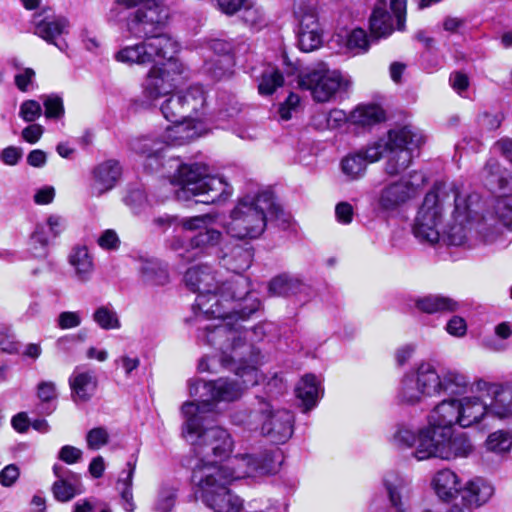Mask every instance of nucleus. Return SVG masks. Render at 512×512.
Wrapping results in <instances>:
<instances>
[{"mask_svg": "<svg viewBox=\"0 0 512 512\" xmlns=\"http://www.w3.org/2000/svg\"><path fill=\"white\" fill-rule=\"evenodd\" d=\"M471 388L469 376L456 368L438 369L432 362L421 361L401 377L396 400L402 405L416 406L428 398L447 395L450 398L438 402L427 416L429 433L450 432L459 425L456 396L466 394Z\"/></svg>", "mask_w": 512, "mask_h": 512, "instance_id": "f257e3e1", "label": "nucleus"}, {"mask_svg": "<svg viewBox=\"0 0 512 512\" xmlns=\"http://www.w3.org/2000/svg\"><path fill=\"white\" fill-rule=\"evenodd\" d=\"M184 279L186 285L198 293L197 321L202 316L214 319L224 317L229 310L241 312L245 317L261 307L260 300L250 290L249 279L244 276H235L219 284L209 266L196 265L186 271Z\"/></svg>", "mask_w": 512, "mask_h": 512, "instance_id": "f03ea898", "label": "nucleus"}, {"mask_svg": "<svg viewBox=\"0 0 512 512\" xmlns=\"http://www.w3.org/2000/svg\"><path fill=\"white\" fill-rule=\"evenodd\" d=\"M221 365L234 371L233 377H220L211 381L190 379L189 394L199 399L194 402L197 413L211 415L217 412L220 403H232L241 399L245 391L259 383V371L254 365H247L246 358H235L223 354Z\"/></svg>", "mask_w": 512, "mask_h": 512, "instance_id": "7ed1b4c3", "label": "nucleus"}, {"mask_svg": "<svg viewBox=\"0 0 512 512\" xmlns=\"http://www.w3.org/2000/svg\"><path fill=\"white\" fill-rule=\"evenodd\" d=\"M290 221L291 216L276 202L274 194L267 189H261L248 192L237 199L225 229L233 238L254 240L264 233L268 222L287 229Z\"/></svg>", "mask_w": 512, "mask_h": 512, "instance_id": "20e7f679", "label": "nucleus"}, {"mask_svg": "<svg viewBox=\"0 0 512 512\" xmlns=\"http://www.w3.org/2000/svg\"><path fill=\"white\" fill-rule=\"evenodd\" d=\"M256 311H254L255 313ZM245 316L241 312L229 310V313L224 317L217 318L219 324L206 325L199 328L198 338L208 345L227 354L228 351L233 353L235 358H245L244 352L239 350L244 349L249 353L247 365H254L258 363L259 351L254 347V343L261 341L266 335V323H260L252 329H243L237 323L238 320H246L252 315Z\"/></svg>", "mask_w": 512, "mask_h": 512, "instance_id": "39448f33", "label": "nucleus"}, {"mask_svg": "<svg viewBox=\"0 0 512 512\" xmlns=\"http://www.w3.org/2000/svg\"><path fill=\"white\" fill-rule=\"evenodd\" d=\"M181 413L185 419L182 435L193 446L199 458L195 466L218 465L216 461L210 460V456L221 459L232 452L234 443L228 431L219 426L208 427L209 415L197 413L194 402H185Z\"/></svg>", "mask_w": 512, "mask_h": 512, "instance_id": "423d86ee", "label": "nucleus"}, {"mask_svg": "<svg viewBox=\"0 0 512 512\" xmlns=\"http://www.w3.org/2000/svg\"><path fill=\"white\" fill-rule=\"evenodd\" d=\"M424 142L422 131L407 125L389 130L386 137L369 143L358 152H362L366 164L379 161L386 153L384 171L389 176H396L411 165L415 152Z\"/></svg>", "mask_w": 512, "mask_h": 512, "instance_id": "0eeeda50", "label": "nucleus"}, {"mask_svg": "<svg viewBox=\"0 0 512 512\" xmlns=\"http://www.w3.org/2000/svg\"><path fill=\"white\" fill-rule=\"evenodd\" d=\"M454 204V213L466 208L462 191L454 183H437L425 195L413 224L414 236L423 243L435 244L441 239L443 212Z\"/></svg>", "mask_w": 512, "mask_h": 512, "instance_id": "6e6552de", "label": "nucleus"}, {"mask_svg": "<svg viewBox=\"0 0 512 512\" xmlns=\"http://www.w3.org/2000/svg\"><path fill=\"white\" fill-rule=\"evenodd\" d=\"M171 184L175 186L178 200L213 204L226 201L233 193V187L222 176L210 175L208 167L202 163L181 164L174 174Z\"/></svg>", "mask_w": 512, "mask_h": 512, "instance_id": "1a4fd4ad", "label": "nucleus"}, {"mask_svg": "<svg viewBox=\"0 0 512 512\" xmlns=\"http://www.w3.org/2000/svg\"><path fill=\"white\" fill-rule=\"evenodd\" d=\"M482 178L485 185L493 192L502 196L498 198L493 207V215L482 216L477 223V230L483 235L485 241L492 242L493 235L488 232L493 228L496 233V222L512 230V173L501 167L495 159H489L482 171Z\"/></svg>", "mask_w": 512, "mask_h": 512, "instance_id": "9d476101", "label": "nucleus"}, {"mask_svg": "<svg viewBox=\"0 0 512 512\" xmlns=\"http://www.w3.org/2000/svg\"><path fill=\"white\" fill-rule=\"evenodd\" d=\"M217 466L213 464L195 466L192 482L197 487L196 497L214 512H239L243 501L227 488L231 482L222 481Z\"/></svg>", "mask_w": 512, "mask_h": 512, "instance_id": "9b49d317", "label": "nucleus"}, {"mask_svg": "<svg viewBox=\"0 0 512 512\" xmlns=\"http://www.w3.org/2000/svg\"><path fill=\"white\" fill-rule=\"evenodd\" d=\"M161 139L153 136H143L132 141V150L146 159V165L151 170H157L162 164L163 152L167 146L183 145L199 136L195 122L178 120L171 122Z\"/></svg>", "mask_w": 512, "mask_h": 512, "instance_id": "f8f14e48", "label": "nucleus"}, {"mask_svg": "<svg viewBox=\"0 0 512 512\" xmlns=\"http://www.w3.org/2000/svg\"><path fill=\"white\" fill-rule=\"evenodd\" d=\"M472 451L469 439L463 435L453 436L450 432L429 433V429H421L418 436V445L413 456L419 460L437 457L443 460H452L467 457Z\"/></svg>", "mask_w": 512, "mask_h": 512, "instance_id": "ddd939ff", "label": "nucleus"}, {"mask_svg": "<svg viewBox=\"0 0 512 512\" xmlns=\"http://www.w3.org/2000/svg\"><path fill=\"white\" fill-rule=\"evenodd\" d=\"M144 40L119 49L115 54L118 62L127 65H148L157 58H171L178 52V43L167 34L149 33L144 36H134Z\"/></svg>", "mask_w": 512, "mask_h": 512, "instance_id": "4468645a", "label": "nucleus"}, {"mask_svg": "<svg viewBox=\"0 0 512 512\" xmlns=\"http://www.w3.org/2000/svg\"><path fill=\"white\" fill-rule=\"evenodd\" d=\"M426 183L425 175L420 171H411L407 176L385 183L376 193L373 205L382 213L400 210L416 198Z\"/></svg>", "mask_w": 512, "mask_h": 512, "instance_id": "2eb2a0df", "label": "nucleus"}, {"mask_svg": "<svg viewBox=\"0 0 512 512\" xmlns=\"http://www.w3.org/2000/svg\"><path fill=\"white\" fill-rule=\"evenodd\" d=\"M348 75L338 70H330L326 64L320 63L315 68L299 75L298 85L309 90L316 102H328L338 94L346 93L351 87Z\"/></svg>", "mask_w": 512, "mask_h": 512, "instance_id": "dca6fc26", "label": "nucleus"}, {"mask_svg": "<svg viewBox=\"0 0 512 512\" xmlns=\"http://www.w3.org/2000/svg\"><path fill=\"white\" fill-rule=\"evenodd\" d=\"M126 8L138 7L127 20V31L131 36H144L161 28L167 19L164 0H117Z\"/></svg>", "mask_w": 512, "mask_h": 512, "instance_id": "f3484780", "label": "nucleus"}, {"mask_svg": "<svg viewBox=\"0 0 512 512\" xmlns=\"http://www.w3.org/2000/svg\"><path fill=\"white\" fill-rule=\"evenodd\" d=\"M274 453L273 451H264L256 455L243 454L236 455L224 465H216L219 473L216 475L222 477L224 482L247 477H260L271 474L274 471Z\"/></svg>", "mask_w": 512, "mask_h": 512, "instance_id": "a211bd4d", "label": "nucleus"}, {"mask_svg": "<svg viewBox=\"0 0 512 512\" xmlns=\"http://www.w3.org/2000/svg\"><path fill=\"white\" fill-rule=\"evenodd\" d=\"M166 59L167 62L151 67L143 83L144 94L151 100L169 95L184 81L183 64L174 55Z\"/></svg>", "mask_w": 512, "mask_h": 512, "instance_id": "6ab92c4d", "label": "nucleus"}, {"mask_svg": "<svg viewBox=\"0 0 512 512\" xmlns=\"http://www.w3.org/2000/svg\"><path fill=\"white\" fill-rule=\"evenodd\" d=\"M294 17L298 21V46L304 52L318 49L322 44V28L318 21L316 0H294Z\"/></svg>", "mask_w": 512, "mask_h": 512, "instance_id": "aec40b11", "label": "nucleus"}, {"mask_svg": "<svg viewBox=\"0 0 512 512\" xmlns=\"http://www.w3.org/2000/svg\"><path fill=\"white\" fill-rule=\"evenodd\" d=\"M261 434L275 444L287 442L294 432V415L285 408H276L270 401L260 402Z\"/></svg>", "mask_w": 512, "mask_h": 512, "instance_id": "412c9836", "label": "nucleus"}, {"mask_svg": "<svg viewBox=\"0 0 512 512\" xmlns=\"http://www.w3.org/2000/svg\"><path fill=\"white\" fill-rule=\"evenodd\" d=\"M466 208L462 207L457 215L454 213V204L451 219L441 232V239L449 245L460 246L466 243L470 226L477 218L480 206V196L477 193H464Z\"/></svg>", "mask_w": 512, "mask_h": 512, "instance_id": "4be33fe9", "label": "nucleus"}, {"mask_svg": "<svg viewBox=\"0 0 512 512\" xmlns=\"http://www.w3.org/2000/svg\"><path fill=\"white\" fill-rule=\"evenodd\" d=\"M31 23L36 36L54 45L60 51L68 48L64 38L69 34L70 23L66 17L56 15L51 9L45 8L33 14Z\"/></svg>", "mask_w": 512, "mask_h": 512, "instance_id": "5701e85b", "label": "nucleus"}, {"mask_svg": "<svg viewBox=\"0 0 512 512\" xmlns=\"http://www.w3.org/2000/svg\"><path fill=\"white\" fill-rule=\"evenodd\" d=\"M476 389L490 399L487 403L488 415L499 419L512 417V382H489L479 379L475 382Z\"/></svg>", "mask_w": 512, "mask_h": 512, "instance_id": "b1692460", "label": "nucleus"}, {"mask_svg": "<svg viewBox=\"0 0 512 512\" xmlns=\"http://www.w3.org/2000/svg\"><path fill=\"white\" fill-rule=\"evenodd\" d=\"M221 240L222 233L219 230L210 228L200 231L189 241H185L180 237H174L171 240L170 247L178 253L179 257L186 261H191L207 253L210 248L218 245Z\"/></svg>", "mask_w": 512, "mask_h": 512, "instance_id": "393cba45", "label": "nucleus"}, {"mask_svg": "<svg viewBox=\"0 0 512 512\" xmlns=\"http://www.w3.org/2000/svg\"><path fill=\"white\" fill-rule=\"evenodd\" d=\"M382 486L395 512H408L407 503L413 494L412 479L395 470H389L382 477Z\"/></svg>", "mask_w": 512, "mask_h": 512, "instance_id": "a878e982", "label": "nucleus"}, {"mask_svg": "<svg viewBox=\"0 0 512 512\" xmlns=\"http://www.w3.org/2000/svg\"><path fill=\"white\" fill-rule=\"evenodd\" d=\"M122 175V167L115 159L104 160L95 165L90 173L89 189L92 196L100 197L111 191Z\"/></svg>", "mask_w": 512, "mask_h": 512, "instance_id": "bb28decb", "label": "nucleus"}, {"mask_svg": "<svg viewBox=\"0 0 512 512\" xmlns=\"http://www.w3.org/2000/svg\"><path fill=\"white\" fill-rule=\"evenodd\" d=\"M253 257V247L248 243L226 244L219 254L220 264L237 276H241L251 266Z\"/></svg>", "mask_w": 512, "mask_h": 512, "instance_id": "cd10ccee", "label": "nucleus"}, {"mask_svg": "<svg viewBox=\"0 0 512 512\" xmlns=\"http://www.w3.org/2000/svg\"><path fill=\"white\" fill-rule=\"evenodd\" d=\"M269 292L274 296L297 297L304 302L308 301L312 295L310 285L289 274L274 277L269 282Z\"/></svg>", "mask_w": 512, "mask_h": 512, "instance_id": "c85d7f7f", "label": "nucleus"}, {"mask_svg": "<svg viewBox=\"0 0 512 512\" xmlns=\"http://www.w3.org/2000/svg\"><path fill=\"white\" fill-rule=\"evenodd\" d=\"M53 473L57 480L52 485V493L57 501L68 502L82 492L78 474L57 464L53 466Z\"/></svg>", "mask_w": 512, "mask_h": 512, "instance_id": "c756f323", "label": "nucleus"}, {"mask_svg": "<svg viewBox=\"0 0 512 512\" xmlns=\"http://www.w3.org/2000/svg\"><path fill=\"white\" fill-rule=\"evenodd\" d=\"M66 219L60 215L52 214L44 222H39L30 236L31 245L45 250L52 240L58 238L66 229Z\"/></svg>", "mask_w": 512, "mask_h": 512, "instance_id": "7c9ffc66", "label": "nucleus"}, {"mask_svg": "<svg viewBox=\"0 0 512 512\" xmlns=\"http://www.w3.org/2000/svg\"><path fill=\"white\" fill-rule=\"evenodd\" d=\"M459 426L469 428L481 423L488 416L487 402L479 396L457 398Z\"/></svg>", "mask_w": 512, "mask_h": 512, "instance_id": "2f4dec72", "label": "nucleus"}, {"mask_svg": "<svg viewBox=\"0 0 512 512\" xmlns=\"http://www.w3.org/2000/svg\"><path fill=\"white\" fill-rule=\"evenodd\" d=\"M69 385L74 402H86L95 393L97 377L93 370L76 367L69 378Z\"/></svg>", "mask_w": 512, "mask_h": 512, "instance_id": "473e14b6", "label": "nucleus"}, {"mask_svg": "<svg viewBox=\"0 0 512 512\" xmlns=\"http://www.w3.org/2000/svg\"><path fill=\"white\" fill-rule=\"evenodd\" d=\"M431 486L439 499L450 502L460 493V479L458 475L446 468L437 471L432 479Z\"/></svg>", "mask_w": 512, "mask_h": 512, "instance_id": "72a5a7b5", "label": "nucleus"}, {"mask_svg": "<svg viewBox=\"0 0 512 512\" xmlns=\"http://www.w3.org/2000/svg\"><path fill=\"white\" fill-rule=\"evenodd\" d=\"M462 501L468 507H479L494 494L493 486L481 477L469 480L460 491Z\"/></svg>", "mask_w": 512, "mask_h": 512, "instance_id": "f704fd0d", "label": "nucleus"}, {"mask_svg": "<svg viewBox=\"0 0 512 512\" xmlns=\"http://www.w3.org/2000/svg\"><path fill=\"white\" fill-rule=\"evenodd\" d=\"M68 263L77 281L84 283L91 279L94 271L93 256L85 245H76L71 249Z\"/></svg>", "mask_w": 512, "mask_h": 512, "instance_id": "c9c22d12", "label": "nucleus"}, {"mask_svg": "<svg viewBox=\"0 0 512 512\" xmlns=\"http://www.w3.org/2000/svg\"><path fill=\"white\" fill-rule=\"evenodd\" d=\"M180 95L186 118L192 121L203 115L207 108V93L203 86L192 85Z\"/></svg>", "mask_w": 512, "mask_h": 512, "instance_id": "e433bc0d", "label": "nucleus"}, {"mask_svg": "<svg viewBox=\"0 0 512 512\" xmlns=\"http://www.w3.org/2000/svg\"><path fill=\"white\" fill-rule=\"evenodd\" d=\"M296 397L302 402L303 411L314 408L323 394L321 381L314 374H305L295 388Z\"/></svg>", "mask_w": 512, "mask_h": 512, "instance_id": "4c0bfd02", "label": "nucleus"}, {"mask_svg": "<svg viewBox=\"0 0 512 512\" xmlns=\"http://www.w3.org/2000/svg\"><path fill=\"white\" fill-rule=\"evenodd\" d=\"M416 308L427 314L452 313L460 309V303L455 299L441 294H430L415 300Z\"/></svg>", "mask_w": 512, "mask_h": 512, "instance_id": "58836bf2", "label": "nucleus"}, {"mask_svg": "<svg viewBox=\"0 0 512 512\" xmlns=\"http://www.w3.org/2000/svg\"><path fill=\"white\" fill-rule=\"evenodd\" d=\"M394 29L392 17L387 10V6L375 5L369 18L371 38H387L393 33Z\"/></svg>", "mask_w": 512, "mask_h": 512, "instance_id": "ea45409f", "label": "nucleus"}, {"mask_svg": "<svg viewBox=\"0 0 512 512\" xmlns=\"http://www.w3.org/2000/svg\"><path fill=\"white\" fill-rule=\"evenodd\" d=\"M138 271L143 282L151 285H164L169 280L166 266L154 258H141Z\"/></svg>", "mask_w": 512, "mask_h": 512, "instance_id": "a19ab883", "label": "nucleus"}, {"mask_svg": "<svg viewBox=\"0 0 512 512\" xmlns=\"http://www.w3.org/2000/svg\"><path fill=\"white\" fill-rule=\"evenodd\" d=\"M385 119L384 110L377 104H362L357 106L350 115L353 124L359 126H372Z\"/></svg>", "mask_w": 512, "mask_h": 512, "instance_id": "79ce46f5", "label": "nucleus"}, {"mask_svg": "<svg viewBox=\"0 0 512 512\" xmlns=\"http://www.w3.org/2000/svg\"><path fill=\"white\" fill-rule=\"evenodd\" d=\"M136 469V460L128 461L117 481L118 490L124 501L123 507L126 511H133L135 504L133 502L132 481Z\"/></svg>", "mask_w": 512, "mask_h": 512, "instance_id": "37998d69", "label": "nucleus"}, {"mask_svg": "<svg viewBox=\"0 0 512 512\" xmlns=\"http://www.w3.org/2000/svg\"><path fill=\"white\" fill-rule=\"evenodd\" d=\"M342 173L349 180H357L365 175L367 164L362 152H353L345 156L340 163Z\"/></svg>", "mask_w": 512, "mask_h": 512, "instance_id": "c03bdc74", "label": "nucleus"}, {"mask_svg": "<svg viewBox=\"0 0 512 512\" xmlns=\"http://www.w3.org/2000/svg\"><path fill=\"white\" fill-rule=\"evenodd\" d=\"M420 430L421 429L415 432L410 425L405 423H398L395 425L394 431L391 435V442L394 446L401 449L415 447V452L418 445V436Z\"/></svg>", "mask_w": 512, "mask_h": 512, "instance_id": "a18cd8bd", "label": "nucleus"}, {"mask_svg": "<svg viewBox=\"0 0 512 512\" xmlns=\"http://www.w3.org/2000/svg\"><path fill=\"white\" fill-rule=\"evenodd\" d=\"M485 445L490 452L496 454L507 453L512 448V432L508 430H497L489 434Z\"/></svg>", "mask_w": 512, "mask_h": 512, "instance_id": "49530a36", "label": "nucleus"}, {"mask_svg": "<svg viewBox=\"0 0 512 512\" xmlns=\"http://www.w3.org/2000/svg\"><path fill=\"white\" fill-rule=\"evenodd\" d=\"M92 318L94 322L104 330H116L121 327L117 312L107 305L98 307L94 311Z\"/></svg>", "mask_w": 512, "mask_h": 512, "instance_id": "de8ad7c7", "label": "nucleus"}, {"mask_svg": "<svg viewBox=\"0 0 512 512\" xmlns=\"http://www.w3.org/2000/svg\"><path fill=\"white\" fill-rule=\"evenodd\" d=\"M164 118L169 122H177L178 120H187L183 103L181 102L180 95H170L160 107Z\"/></svg>", "mask_w": 512, "mask_h": 512, "instance_id": "09e8293b", "label": "nucleus"}, {"mask_svg": "<svg viewBox=\"0 0 512 512\" xmlns=\"http://www.w3.org/2000/svg\"><path fill=\"white\" fill-rule=\"evenodd\" d=\"M231 63V56L214 55L209 60L205 61L204 70L213 78L221 79L228 73Z\"/></svg>", "mask_w": 512, "mask_h": 512, "instance_id": "8fccbe9b", "label": "nucleus"}, {"mask_svg": "<svg viewBox=\"0 0 512 512\" xmlns=\"http://www.w3.org/2000/svg\"><path fill=\"white\" fill-rule=\"evenodd\" d=\"M283 82V76L277 69H267L261 76L258 85L259 93L262 95H270L278 87L282 86Z\"/></svg>", "mask_w": 512, "mask_h": 512, "instance_id": "3c124183", "label": "nucleus"}, {"mask_svg": "<svg viewBox=\"0 0 512 512\" xmlns=\"http://www.w3.org/2000/svg\"><path fill=\"white\" fill-rule=\"evenodd\" d=\"M177 488L173 485L164 483L161 485L155 507L158 511L167 512L170 511L176 501Z\"/></svg>", "mask_w": 512, "mask_h": 512, "instance_id": "603ef678", "label": "nucleus"}, {"mask_svg": "<svg viewBox=\"0 0 512 512\" xmlns=\"http://www.w3.org/2000/svg\"><path fill=\"white\" fill-rule=\"evenodd\" d=\"M406 4L407 0H377L375 5L389 6L391 12L396 18V29L404 31L406 22Z\"/></svg>", "mask_w": 512, "mask_h": 512, "instance_id": "864d4df0", "label": "nucleus"}, {"mask_svg": "<svg viewBox=\"0 0 512 512\" xmlns=\"http://www.w3.org/2000/svg\"><path fill=\"white\" fill-rule=\"evenodd\" d=\"M116 369H121L126 378L133 376V373L140 366V358L137 355L124 353L114 360Z\"/></svg>", "mask_w": 512, "mask_h": 512, "instance_id": "5fc2aeb1", "label": "nucleus"}, {"mask_svg": "<svg viewBox=\"0 0 512 512\" xmlns=\"http://www.w3.org/2000/svg\"><path fill=\"white\" fill-rule=\"evenodd\" d=\"M346 45L350 51L366 52L369 47L366 32L360 28L352 30L347 36Z\"/></svg>", "mask_w": 512, "mask_h": 512, "instance_id": "6e6d98bb", "label": "nucleus"}, {"mask_svg": "<svg viewBox=\"0 0 512 512\" xmlns=\"http://www.w3.org/2000/svg\"><path fill=\"white\" fill-rule=\"evenodd\" d=\"M109 441V433L104 427H96L88 431L86 435L87 447L91 450H99Z\"/></svg>", "mask_w": 512, "mask_h": 512, "instance_id": "4d7b16f0", "label": "nucleus"}, {"mask_svg": "<svg viewBox=\"0 0 512 512\" xmlns=\"http://www.w3.org/2000/svg\"><path fill=\"white\" fill-rule=\"evenodd\" d=\"M46 118H60L64 114L63 101L55 95L46 96L43 100Z\"/></svg>", "mask_w": 512, "mask_h": 512, "instance_id": "13d9d810", "label": "nucleus"}, {"mask_svg": "<svg viewBox=\"0 0 512 512\" xmlns=\"http://www.w3.org/2000/svg\"><path fill=\"white\" fill-rule=\"evenodd\" d=\"M42 114V107L36 100H26L20 106L19 116L25 122H34Z\"/></svg>", "mask_w": 512, "mask_h": 512, "instance_id": "bf43d9fd", "label": "nucleus"}, {"mask_svg": "<svg viewBox=\"0 0 512 512\" xmlns=\"http://www.w3.org/2000/svg\"><path fill=\"white\" fill-rule=\"evenodd\" d=\"M82 323V316L79 311H64L58 315L57 325L60 329H73Z\"/></svg>", "mask_w": 512, "mask_h": 512, "instance_id": "052dcab7", "label": "nucleus"}, {"mask_svg": "<svg viewBox=\"0 0 512 512\" xmlns=\"http://www.w3.org/2000/svg\"><path fill=\"white\" fill-rule=\"evenodd\" d=\"M446 331L454 337H463L467 332V324L464 318L453 316L446 324Z\"/></svg>", "mask_w": 512, "mask_h": 512, "instance_id": "680f3d73", "label": "nucleus"}, {"mask_svg": "<svg viewBox=\"0 0 512 512\" xmlns=\"http://www.w3.org/2000/svg\"><path fill=\"white\" fill-rule=\"evenodd\" d=\"M336 219L339 223L347 225L353 220L354 210L350 203L340 202L335 207Z\"/></svg>", "mask_w": 512, "mask_h": 512, "instance_id": "e2e57ef3", "label": "nucleus"}, {"mask_svg": "<svg viewBox=\"0 0 512 512\" xmlns=\"http://www.w3.org/2000/svg\"><path fill=\"white\" fill-rule=\"evenodd\" d=\"M123 201L134 213H138L140 207L145 203V195L141 190L134 189L127 193Z\"/></svg>", "mask_w": 512, "mask_h": 512, "instance_id": "0e129e2a", "label": "nucleus"}, {"mask_svg": "<svg viewBox=\"0 0 512 512\" xmlns=\"http://www.w3.org/2000/svg\"><path fill=\"white\" fill-rule=\"evenodd\" d=\"M58 457L67 464H74L82 458V451L74 446L65 445L59 450Z\"/></svg>", "mask_w": 512, "mask_h": 512, "instance_id": "69168bd1", "label": "nucleus"}, {"mask_svg": "<svg viewBox=\"0 0 512 512\" xmlns=\"http://www.w3.org/2000/svg\"><path fill=\"white\" fill-rule=\"evenodd\" d=\"M211 221V217L208 215H200L189 218H184L180 221V225L185 230L193 231L204 228L208 222Z\"/></svg>", "mask_w": 512, "mask_h": 512, "instance_id": "338daca9", "label": "nucleus"}, {"mask_svg": "<svg viewBox=\"0 0 512 512\" xmlns=\"http://www.w3.org/2000/svg\"><path fill=\"white\" fill-rule=\"evenodd\" d=\"M35 77V71L32 68H24L20 73L15 75V85L22 91H28L29 85L32 84Z\"/></svg>", "mask_w": 512, "mask_h": 512, "instance_id": "774afa93", "label": "nucleus"}]
</instances>
